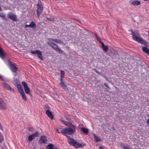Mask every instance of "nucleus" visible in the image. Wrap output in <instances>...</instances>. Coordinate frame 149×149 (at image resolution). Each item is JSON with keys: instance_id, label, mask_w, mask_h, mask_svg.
I'll list each match as a JSON object with an SVG mask.
<instances>
[{"instance_id": "f257e3e1", "label": "nucleus", "mask_w": 149, "mask_h": 149, "mask_svg": "<svg viewBox=\"0 0 149 149\" xmlns=\"http://www.w3.org/2000/svg\"><path fill=\"white\" fill-rule=\"evenodd\" d=\"M68 126L70 127L63 128L61 130V133L63 134V135L67 137L68 142L70 145L76 148L83 147L86 145L85 143H79L75 141L73 139L67 135H68L72 134L75 131L76 129L75 126L71 123H68Z\"/></svg>"}, {"instance_id": "f03ea898", "label": "nucleus", "mask_w": 149, "mask_h": 149, "mask_svg": "<svg viewBox=\"0 0 149 149\" xmlns=\"http://www.w3.org/2000/svg\"><path fill=\"white\" fill-rule=\"evenodd\" d=\"M130 31L132 33L131 35H132V38L134 40L140 43L145 46L147 45L148 42L143 40L141 38L138 37L136 36V34L131 29L130 30Z\"/></svg>"}, {"instance_id": "7ed1b4c3", "label": "nucleus", "mask_w": 149, "mask_h": 149, "mask_svg": "<svg viewBox=\"0 0 149 149\" xmlns=\"http://www.w3.org/2000/svg\"><path fill=\"white\" fill-rule=\"evenodd\" d=\"M47 44L52 47L57 52L60 54H65V53L63 52V50L58 47V45L56 44L49 41L47 42Z\"/></svg>"}, {"instance_id": "20e7f679", "label": "nucleus", "mask_w": 149, "mask_h": 149, "mask_svg": "<svg viewBox=\"0 0 149 149\" xmlns=\"http://www.w3.org/2000/svg\"><path fill=\"white\" fill-rule=\"evenodd\" d=\"M43 6L42 4L38 3L37 5L36 15L38 18H39L43 11Z\"/></svg>"}, {"instance_id": "39448f33", "label": "nucleus", "mask_w": 149, "mask_h": 149, "mask_svg": "<svg viewBox=\"0 0 149 149\" xmlns=\"http://www.w3.org/2000/svg\"><path fill=\"white\" fill-rule=\"evenodd\" d=\"M7 17L14 21H17V17L13 13L11 12L8 13L7 14Z\"/></svg>"}, {"instance_id": "423d86ee", "label": "nucleus", "mask_w": 149, "mask_h": 149, "mask_svg": "<svg viewBox=\"0 0 149 149\" xmlns=\"http://www.w3.org/2000/svg\"><path fill=\"white\" fill-rule=\"evenodd\" d=\"M9 65L10 67V69L11 71L14 73L16 72L17 70V68L10 61H9Z\"/></svg>"}, {"instance_id": "0eeeda50", "label": "nucleus", "mask_w": 149, "mask_h": 149, "mask_svg": "<svg viewBox=\"0 0 149 149\" xmlns=\"http://www.w3.org/2000/svg\"><path fill=\"white\" fill-rule=\"evenodd\" d=\"M22 84L24 86L26 93L27 94H30V88L26 83L25 81H23L22 82Z\"/></svg>"}, {"instance_id": "6e6552de", "label": "nucleus", "mask_w": 149, "mask_h": 149, "mask_svg": "<svg viewBox=\"0 0 149 149\" xmlns=\"http://www.w3.org/2000/svg\"><path fill=\"white\" fill-rule=\"evenodd\" d=\"M47 143V139L46 136H42L38 141V143L40 144H41L42 143L46 144Z\"/></svg>"}, {"instance_id": "1a4fd4ad", "label": "nucleus", "mask_w": 149, "mask_h": 149, "mask_svg": "<svg viewBox=\"0 0 149 149\" xmlns=\"http://www.w3.org/2000/svg\"><path fill=\"white\" fill-rule=\"evenodd\" d=\"M0 109L1 110H5L6 109V103L1 98H0Z\"/></svg>"}, {"instance_id": "9d476101", "label": "nucleus", "mask_w": 149, "mask_h": 149, "mask_svg": "<svg viewBox=\"0 0 149 149\" xmlns=\"http://www.w3.org/2000/svg\"><path fill=\"white\" fill-rule=\"evenodd\" d=\"M17 88L18 91L20 94H21L24 92L23 89L20 84H18L17 85Z\"/></svg>"}, {"instance_id": "9b49d317", "label": "nucleus", "mask_w": 149, "mask_h": 149, "mask_svg": "<svg viewBox=\"0 0 149 149\" xmlns=\"http://www.w3.org/2000/svg\"><path fill=\"white\" fill-rule=\"evenodd\" d=\"M45 113L47 116L51 119L53 118V115L52 112H51L50 110H46Z\"/></svg>"}, {"instance_id": "f8f14e48", "label": "nucleus", "mask_w": 149, "mask_h": 149, "mask_svg": "<svg viewBox=\"0 0 149 149\" xmlns=\"http://www.w3.org/2000/svg\"><path fill=\"white\" fill-rule=\"evenodd\" d=\"M131 4L133 5L134 6H138L141 4V2L140 1H134V0H131Z\"/></svg>"}, {"instance_id": "ddd939ff", "label": "nucleus", "mask_w": 149, "mask_h": 149, "mask_svg": "<svg viewBox=\"0 0 149 149\" xmlns=\"http://www.w3.org/2000/svg\"><path fill=\"white\" fill-rule=\"evenodd\" d=\"M48 40L50 41H53L54 42H55L57 43H61V42H62V41L60 40H58L56 39H53V38H48Z\"/></svg>"}, {"instance_id": "4468645a", "label": "nucleus", "mask_w": 149, "mask_h": 149, "mask_svg": "<svg viewBox=\"0 0 149 149\" xmlns=\"http://www.w3.org/2000/svg\"><path fill=\"white\" fill-rule=\"evenodd\" d=\"M5 56V54L2 49L0 47V57L3 58Z\"/></svg>"}, {"instance_id": "2eb2a0df", "label": "nucleus", "mask_w": 149, "mask_h": 149, "mask_svg": "<svg viewBox=\"0 0 149 149\" xmlns=\"http://www.w3.org/2000/svg\"><path fill=\"white\" fill-rule=\"evenodd\" d=\"M102 47L103 50L105 52H107L108 50V48L107 45H105L104 43L102 45Z\"/></svg>"}, {"instance_id": "dca6fc26", "label": "nucleus", "mask_w": 149, "mask_h": 149, "mask_svg": "<svg viewBox=\"0 0 149 149\" xmlns=\"http://www.w3.org/2000/svg\"><path fill=\"white\" fill-rule=\"evenodd\" d=\"M142 49L144 52L147 54H149V49L147 47H143Z\"/></svg>"}, {"instance_id": "f3484780", "label": "nucleus", "mask_w": 149, "mask_h": 149, "mask_svg": "<svg viewBox=\"0 0 149 149\" xmlns=\"http://www.w3.org/2000/svg\"><path fill=\"white\" fill-rule=\"evenodd\" d=\"M29 26L30 27L34 29H36V24L33 21H32L29 24Z\"/></svg>"}, {"instance_id": "a211bd4d", "label": "nucleus", "mask_w": 149, "mask_h": 149, "mask_svg": "<svg viewBox=\"0 0 149 149\" xmlns=\"http://www.w3.org/2000/svg\"><path fill=\"white\" fill-rule=\"evenodd\" d=\"M81 131L85 134H87L88 133V130L86 128L82 127L81 128Z\"/></svg>"}, {"instance_id": "6ab92c4d", "label": "nucleus", "mask_w": 149, "mask_h": 149, "mask_svg": "<svg viewBox=\"0 0 149 149\" xmlns=\"http://www.w3.org/2000/svg\"><path fill=\"white\" fill-rule=\"evenodd\" d=\"M3 86L4 89L7 90H8V88L10 87V86L5 83H3Z\"/></svg>"}, {"instance_id": "aec40b11", "label": "nucleus", "mask_w": 149, "mask_h": 149, "mask_svg": "<svg viewBox=\"0 0 149 149\" xmlns=\"http://www.w3.org/2000/svg\"><path fill=\"white\" fill-rule=\"evenodd\" d=\"M38 56L41 60H43V58L42 56V52L41 51L39 50L37 54Z\"/></svg>"}, {"instance_id": "412c9836", "label": "nucleus", "mask_w": 149, "mask_h": 149, "mask_svg": "<svg viewBox=\"0 0 149 149\" xmlns=\"http://www.w3.org/2000/svg\"><path fill=\"white\" fill-rule=\"evenodd\" d=\"M54 146L52 144H50L48 145L46 148V149H54Z\"/></svg>"}, {"instance_id": "4be33fe9", "label": "nucleus", "mask_w": 149, "mask_h": 149, "mask_svg": "<svg viewBox=\"0 0 149 149\" xmlns=\"http://www.w3.org/2000/svg\"><path fill=\"white\" fill-rule=\"evenodd\" d=\"M60 85L63 88L65 89L67 87L66 85L65 84V83L63 80L61 81Z\"/></svg>"}, {"instance_id": "5701e85b", "label": "nucleus", "mask_w": 149, "mask_h": 149, "mask_svg": "<svg viewBox=\"0 0 149 149\" xmlns=\"http://www.w3.org/2000/svg\"><path fill=\"white\" fill-rule=\"evenodd\" d=\"M20 94L22 96V98L23 100H24L25 101H26L27 100L26 97L24 92H23V93H22Z\"/></svg>"}, {"instance_id": "b1692460", "label": "nucleus", "mask_w": 149, "mask_h": 149, "mask_svg": "<svg viewBox=\"0 0 149 149\" xmlns=\"http://www.w3.org/2000/svg\"><path fill=\"white\" fill-rule=\"evenodd\" d=\"M95 142L96 143L100 141H101V140L100 139V137L97 136H95Z\"/></svg>"}, {"instance_id": "393cba45", "label": "nucleus", "mask_w": 149, "mask_h": 149, "mask_svg": "<svg viewBox=\"0 0 149 149\" xmlns=\"http://www.w3.org/2000/svg\"><path fill=\"white\" fill-rule=\"evenodd\" d=\"M34 139V137L31 134L29 136L28 140L29 142H31Z\"/></svg>"}, {"instance_id": "a878e982", "label": "nucleus", "mask_w": 149, "mask_h": 149, "mask_svg": "<svg viewBox=\"0 0 149 149\" xmlns=\"http://www.w3.org/2000/svg\"><path fill=\"white\" fill-rule=\"evenodd\" d=\"M44 109L46 110H50V108L49 106L47 104H46L45 106Z\"/></svg>"}, {"instance_id": "bb28decb", "label": "nucleus", "mask_w": 149, "mask_h": 149, "mask_svg": "<svg viewBox=\"0 0 149 149\" xmlns=\"http://www.w3.org/2000/svg\"><path fill=\"white\" fill-rule=\"evenodd\" d=\"M60 120L61 121V122L62 123H63L64 124L68 126V125H69L68 124V122L66 121H64L62 119H61Z\"/></svg>"}, {"instance_id": "cd10ccee", "label": "nucleus", "mask_w": 149, "mask_h": 149, "mask_svg": "<svg viewBox=\"0 0 149 149\" xmlns=\"http://www.w3.org/2000/svg\"><path fill=\"white\" fill-rule=\"evenodd\" d=\"M38 52H39V50H36L35 51H31V53H32V54H37Z\"/></svg>"}, {"instance_id": "c85d7f7f", "label": "nucleus", "mask_w": 149, "mask_h": 149, "mask_svg": "<svg viewBox=\"0 0 149 149\" xmlns=\"http://www.w3.org/2000/svg\"><path fill=\"white\" fill-rule=\"evenodd\" d=\"M38 132H36L35 133L32 134L31 135H32V136H33L34 137V138H35V137H37L38 136Z\"/></svg>"}, {"instance_id": "c756f323", "label": "nucleus", "mask_w": 149, "mask_h": 149, "mask_svg": "<svg viewBox=\"0 0 149 149\" xmlns=\"http://www.w3.org/2000/svg\"><path fill=\"white\" fill-rule=\"evenodd\" d=\"M3 140V137L2 134L0 133V143Z\"/></svg>"}, {"instance_id": "7c9ffc66", "label": "nucleus", "mask_w": 149, "mask_h": 149, "mask_svg": "<svg viewBox=\"0 0 149 149\" xmlns=\"http://www.w3.org/2000/svg\"><path fill=\"white\" fill-rule=\"evenodd\" d=\"M97 39L98 40V41L100 42V43L102 45V44H104L103 42L101 40V39L99 37L97 38Z\"/></svg>"}, {"instance_id": "2f4dec72", "label": "nucleus", "mask_w": 149, "mask_h": 149, "mask_svg": "<svg viewBox=\"0 0 149 149\" xmlns=\"http://www.w3.org/2000/svg\"><path fill=\"white\" fill-rule=\"evenodd\" d=\"M1 149H6L7 147L5 145L4 143H3V145L1 146Z\"/></svg>"}, {"instance_id": "473e14b6", "label": "nucleus", "mask_w": 149, "mask_h": 149, "mask_svg": "<svg viewBox=\"0 0 149 149\" xmlns=\"http://www.w3.org/2000/svg\"><path fill=\"white\" fill-rule=\"evenodd\" d=\"M9 90L11 92H12L13 93H15V91L14 89L13 88H11L10 86V87L8 88V90Z\"/></svg>"}, {"instance_id": "72a5a7b5", "label": "nucleus", "mask_w": 149, "mask_h": 149, "mask_svg": "<svg viewBox=\"0 0 149 149\" xmlns=\"http://www.w3.org/2000/svg\"><path fill=\"white\" fill-rule=\"evenodd\" d=\"M120 145L121 147L123 148V147H124V146H126L124 143L122 142L120 143Z\"/></svg>"}, {"instance_id": "f704fd0d", "label": "nucleus", "mask_w": 149, "mask_h": 149, "mask_svg": "<svg viewBox=\"0 0 149 149\" xmlns=\"http://www.w3.org/2000/svg\"><path fill=\"white\" fill-rule=\"evenodd\" d=\"M93 70L95 71V73H97L99 74H100V73L99 71H97L96 69H93Z\"/></svg>"}, {"instance_id": "c9c22d12", "label": "nucleus", "mask_w": 149, "mask_h": 149, "mask_svg": "<svg viewBox=\"0 0 149 149\" xmlns=\"http://www.w3.org/2000/svg\"><path fill=\"white\" fill-rule=\"evenodd\" d=\"M5 16V15L3 13H0V17H4Z\"/></svg>"}, {"instance_id": "e433bc0d", "label": "nucleus", "mask_w": 149, "mask_h": 149, "mask_svg": "<svg viewBox=\"0 0 149 149\" xmlns=\"http://www.w3.org/2000/svg\"><path fill=\"white\" fill-rule=\"evenodd\" d=\"M104 85L105 86H106V87H107V88H108L109 89H111V88L110 87H109V86L108 85V84L107 83H104Z\"/></svg>"}, {"instance_id": "4c0bfd02", "label": "nucleus", "mask_w": 149, "mask_h": 149, "mask_svg": "<svg viewBox=\"0 0 149 149\" xmlns=\"http://www.w3.org/2000/svg\"><path fill=\"white\" fill-rule=\"evenodd\" d=\"M46 19H47V20L48 21H53V19H52L50 18L47 17L46 18Z\"/></svg>"}, {"instance_id": "58836bf2", "label": "nucleus", "mask_w": 149, "mask_h": 149, "mask_svg": "<svg viewBox=\"0 0 149 149\" xmlns=\"http://www.w3.org/2000/svg\"><path fill=\"white\" fill-rule=\"evenodd\" d=\"M65 72L63 70H61V75H64Z\"/></svg>"}, {"instance_id": "ea45409f", "label": "nucleus", "mask_w": 149, "mask_h": 149, "mask_svg": "<svg viewBox=\"0 0 149 149\" xmlns=\"http://www.w3.org/2000/svg\"><path fill=\"white\" fill-rule=\"evenodd\" d=\"M27 130H28L29 131H32L33 130L32 128L30 127H28Z\"/></svg>"}, {"instance_id": "a19ab883", "label": "nucleus", "mask_w": 149, "mask_h": 149, "mask_svg": "<svg viewBox=\"0 0 149 149\" xmlns=\"http://www.w3.org/2000/svg\"><path fill=\"white\" fill-rule=\"evenodd\" d=\"M123 149H131L129 147H128L127 146L123 147Z\"/></svg>"}, {"instance_id": "79ce46f5", "label": "nucleus", "mask_w": 149, "mask_h": 149, "mask_svg": "<svg viewBox=\"0 0 149 149\" xmlns=\"http://www.w3.org/2000/svg\"><path fill=\"white\" fill-rule=\"evenodd\" d=\"M64 77V75H61V78H60L61 81H62V80H63V78Z\"/></svg>"}, {"instance_id": "37998d69", "label": "nucleus", "mask_w": 149, "mask_h": 149, "mask_svg": "<svg viewBox=\"0 0 149 149\" xmlns=\"http://www.w3.org/2000/svg\"><path fill=\"white\" fill-rule=\"evenodd\" d=\"M94 34H95V36L96 37L97 39L99 38V36H98V35H97V34L96 33H95Z\"/></svg>"}, {"instance_id": "c03bdc74", "label": "nucleus", "mask_w": 149, "mask_h": 149, "mask_svg": "<svg viewBox=\"0 0 149 149\" xmlns=\"http://www.w3.org/2000/svg\"><path fill=\"white\" fill-rule=\"evenodd\" d=\"M146 123L148 125H149V118L147 120Z\"/></svg>"}, {"instance_id": "a18cd8bd", "label": "nucleus", "mask_w": 149, "mask_h": 149, "mask_svg": "<svg viewBox=\"0 0 149 149\" xmlns=\"http://www.w3.org/2000/svg\"><path fill=\"white\" fill-rule=\"evenodd\" d=\"M30 27V26H29V25L26 24L25 25V28L26 27Z\"/></svg>"}, {"instance_id": "49530a36", "label": "nucleus", "mask_w": 149, "mask_h": 149, "mask_svg": "<svg viewBox=\"0 0 149 149\" xmlns=\"http://www.w3.org/2000/svg\"><path fill=\"white\" fill-rule=\"evenodd\" d=\"M56 132L58 133H60V132H59V131L57 129H56Z\"/></svg>"}, {"instance_id": "de8ad7c7", "label": "nucleus", "mask_w": 149, "mask_h": 149, "mask_svg": "<svg viewBox=\"0 0 149 149\" xmlns=\"http://www.w3.org/2000/svg\"><path fill=\"white\" fill-rule=\"evenodd\" d=\"M0 79L2 80V76L0 75Z\"/></svg>"}, {"instance_id": "09e8293b", "label": "nucleus", "mask_w": 149, "mask_h": 149, "mask_svg": "<svg viewBox=\"0 0 149 149\" xmlns=\"http://www.w3.org/2000/svg\"><path fill=\"white\" fill-rule=\"evenodd\" d=\"M77 20V21H78V22H79L80 23V20H79V19H77V20Z\"/></svg>"}, {"instance_id": "8fccbe9b", "label": "nucleus", "mask_w": 149, "mask_h": 149, "mask_svg": "<svg viewBox=\"0 0 149 149\" xmlns=\"http://www.w3.org/2000/svg\"><path fill=\"white\" fill-rule=\"evenodd\" d=\"M5 20H7V19L6 18H3Z\"/></svg>"}, {"instance_id": "3c124183", "label": "nucleus", "mask_w": 149, "mask_h": 149, "mask_svg": "<svg viewBox=\"0 0 149 149\" xmlns=\"http://www.w3.org/2000/svg\"><path fill=\"white\" fill-rule=\"evenodd\" d=\"M113 129L114 130H115L114 128L113 127Z\"/></svg>"}, {"instance_id": "603ef678", "label": "nucleus", "mask_w": 149, "mask_h": 149, "mask_svg": "<svg viewBox=\"0 0 149 149\" xmlns=\"http://www.w3.org/2000/svg\"><path fill=\"white\" fill-rule=\"evenodd\" d=\"M39 149H44L43 148H40Z\"/></svg>"}, {"instance_id": "864d4df0", "label": "nucleus", "mask_w": 149, "mask_h": 149, "mask_svg": "<svg viewBox=\"0 0 149 149\" xmlns=\"http://www.w3.org/2000/svg\"><path fill=\"white\" fill-rule=\"evenodd\" d=\"M54 149H57V148H54Z\"/></svg>"}, {"instance_id": "5fc2aeb1", "label": "nucleus", "mask_w": 149, "mask_h": 149, "mask_svg": "<svg viewBox=\"0 0 149 149\" xmlns=\"http://www.w3.org/2000/svg\"><path fill=\"white\" fill-rule=\"evenodd\" d=\"M55 1H57V0H55Z\"/></svg>"}]
</instances>
